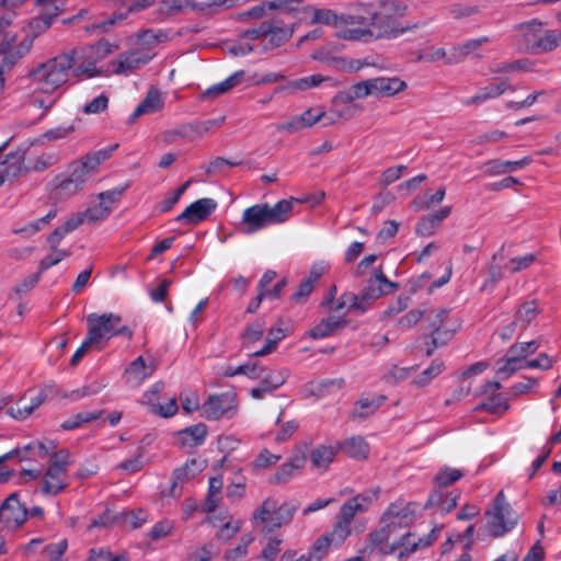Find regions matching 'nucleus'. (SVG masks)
<instances>
[{"instance_id":"13d9d810","label":"nucleus","mask_w":561,"mask_h":561,"mask_svg":"<svg viewBox=\"0 0 561 561\" xmlns=\"http://www.w3.org/2000/svg\"><path fill=\"white\" fill-rule=\"evenodd\" d=\"M445 368L444 362L435 359L431 365L424 369L420 375L413 379V383L417 387H424L428 385L434 378L443 373Z\"/></svg>"},{"instance_id":"0e129e2a","label":"nucleus","mask_w":561,"mask_h":561,"mask_svg":"<svg viewBox=\"0 0 561 561\" xmlns=\"http://www.w3.org/2000/svg\"><path fill=\"white\" fill-rule=\"evenodd\" d=\"M252 541V536H243L236 547L228 549L225 552L224 559L226 561H242L248 556L249 546L251 545Z\"/></svg>"},{"instance_id":"c9c22d12","label":"nucleus","mask_w":561,"mask_h":561,"mask_svg":"<svg viewBox=\"0 0 561 561\" xmlns=\"http://www.w3.org/2000/svg\"><path fill=\"white\" fill-rule=\"evenodd\" d=\"M385 401L383 396L378 394H363L354 403L352 409V416L354 419H367L374 415V413L381 407Z\"/></svg>"},{"instance_id":"393cba45","label":"nucleus","mask_w":561,"mask_h":561,"mask_svg":"<svg viewBox=\"0 0 561 561\" xmlns=\"http://www.w3.org/2000/svg\"><path fill=\"white\" fill-rule=\"evenodd\" d=\"M206 522L216 529V538L222 541L233 538L242 527V522L231 517L228 511L208 515Z\"/></svg>"},{"instance_id":"bb28decb","label":"nucleus","mask_w":561,"mask_h":561,"mask_svg":"<svg viewBox=\"0 0 561 561\" xmlns=\"http://www.w3.org/2000/svg\"><path fill=\"white\" fill-rule=\"evenodd\" d=\"M217 203L213 198H201L187 206L178 217L176 221L196 225L207 219L216 209Z\"/></svg>"},{"instance_id":"7ed1b4c3","label":"nucleus","mask_w":561,"mask_h":561,"mask_svg":"<svg viewBox=\"0 0 561 561\" xmlns=\"http://www.w3.org/2000/svg\"><path fill=\"white\" fill-rule=\"evenodd\" d=\"M290 197L280 199L274 205L261 203L245 208L240 221V230L245 234H253L268 226L280 225L293 216L295 204L307 202Z\"/></svg>"},{"instance_id":"39448f33","label":"nucleus","mask_w":561,"mask_h":561,"mask_svg":"<svg viewBox=\"0 0 561 561\" xmlns=\"http://www.w3.org/2000/svg\"><path fill=\"white\" fill-rule=\"evenodd\" d=\"M424 318L422 328L432 333V342L426 348V355L431 356L438 345L446 344L459 330L458 319L449 316L445 308H423Z\"/></svg>"},{"instance_id":"f257e3e1","label":"nucleus","mask_w":561,"mask_h":561,"mask_svg":"<svg viewBox=\"0 0 561 561\" xmlns=\"http://www.w3.org/2000/svg\"><path fill=\"white\" fill-rule=\"evenodd\" d=\"M78 49L72 48L35 66L28 73L30 103L45 112L50 110L56 101L55 93L65 87L76 65Z\"/></svg>"},{"instance_id":"338daca9","label":"nucleus","mask_w":561,"mask_h":561,"mask_svg":"<svg viewBox=\"0 0 561 561\" xmlns=\"http://www.w3.org/2000/svg\"><path fill=\"white\" fill-rule=\"evenodd\" d=\"M539 348V342L536 340L529 341V342H519L514 343L508 347V352L512 355H515L520 359L523 363H527V357L531 354H534Z\"/></svg>"},{"instance_id":"dca6fc26","label":"nucleus","mask_w":561,"mask_h":561,"mask_svg":"<svg viewBox=\"0 0 561 561\" xmlns=\"http://www.w3.org/2000/svg\"><path fill=\"white\" fill-rule=\"evenodd\" d=\"M202 415L215 419H232L238 411L237 392L233 389L219 394H210L202 407Z\"/></svg>"},{"instance_id":"b1692460","label":"nucleus","mask_w":561,"mask_h":561,"mask_svg":"<svg viewBox=\"0 0 561 561\" xmlns=\"http://www.w3.org/2000/svg\"><path fill=\"white\" fill-rule=\"evenodd\" d=\"M28 517V510L23 505L16 493L10 494L0 507V520L8 528L22 526Z\"/></svg>"},{"instance_id":"7c9ffc66","label":"nucleus","mask_w":561,"mask_h":561,"mask_svg":"<svg viewBox=\"0 0 561 561\" xmlns=\"http://www.w3.org/2000/svg\"><path fill=\"white\" fill-rule=\"evenodd\" d=\"M307 457L305 451H295L287 461H285L274 473L272 482L285 483L293 477L297 476L306 463Z\"/></svg>"},{"instance_id":"69168bd1","label":"nucleus","mask_w":561,"mask_h":561,"mask_svg":"<svg viewBox=\"0 0 561 561\" xmlns=\"http://www.w3.org/2000/svg\"><path fill=\"white\" fill-rule=\"evenodd\" d=\"M537 261V254L527 253L522 256L511 257L505 264L504 270L510 273H517L530 267Z\"/></svg>"},{"instance_id":"f704fd0d","label":"nucleus","mask_w":561,"mask_h":561,"mask_svg":"<svg viewBox=\"0 0 561 561\" xmlns=\"http://www.w3.org/2000/svg\"><path fill=\"white\" fill-rule=\"evenodd\" d=\"M347 321L339 316L330 314L321 319L309 330V336L319 340L333 335L346 325Z\"/></svg>"},{"instance_id":"e2e57ef3","label":"nucleus","mask_w":561,"mask_h":561,"mask_svg":"<svg viewBox=\"0 0 561 561\" xmlns=\"http://www.w3.org/2000/svg\"><path fill=\"white\" fill-rule=\"evenodd\" d=\"M285 337V332L280 328H272L268 330L264 346L254 352L252 356H265L276 350L277 343Z\"/></svg>"},{"instance_id":"c85d7f7f","label":"nucleus","mask_w":561,"mask_h":561,"mask_svg":"<svg viewBox=\"0 0 561 561\" xmlns=\"http://www.w3.org/2000/svg\"><path fill=\"white\" fill-rule=\"evenodd\" d=\"M99 61L83 48L81 54H77L76 65L71 70V76L77 80L91 79L103 75V70L98 67Z\"/></svg>"},{"instance_id":"ea45409f","label":"nucleus","mask_w":561,"mask_h":561,"mask_svg":"<svg viewBox=\"0 0 561 561\" xmlns=\"http://www.w3.org/2000/svg\"><path fill=\"white\" fill-rule=\"evenodd\" d=\"M164 98L162 93L157 89H150L145 99L135 108L131 119L135 121L141 115L153 114L163 108Z\"/></svg>"},{"instance_id":"de8ad7c7","label":"nucleus","mask_w":561,"mask_h":561,"mask_svg":"<svg viewBox=\"0 0 561 561\" xmlns=\"http://www.w3.org/2000/svg\"><path fill=\"white\" fill-rule=\"evenodd\" d=\"M333 549H336V547L325 535H322L314 540L309 551L302 556L308 561H322Z\"/></svg>"},{"instance_id":"6e6552de","label":"nucleus","mask_w":561,"mask_h":561,"mask_svg":"<svg viewBox=\"0 0 561 561\" xmlns=\"http://www.w3.org/2000/svg\"><path fill=\"white\" fill-rule=\"evenodd\" d=\"M116 148L117 145H114L88 152L72 161L67 171L84 186L90 179L99 173L100 165L112 157Z\"/></svg>"},{"instance_id":"37998d69","label":"nucleus","mask_w":561,"mask_h":561,"mask_svg":"<svg viewBox=\"0 0 561 561\" xmlns=\"http://www.w3.org/2000/svg\"><path fill=\"white\" fill-rule=\"evenodd\" d=\"M264 27L263 22L253 28L245 30L241 33V44L240 49L242 54H248L260 49L263 51V43H264Z\"/></svg>"},{"instance_id":"a18cd8bd","label":"nucleus","mask_w":561,"mask_h":561,"mask_svg":"<svg viewBox=\"0 0 561 561\" xmlns=\"http://www.w3.org/2000/svg\"><path fill=\"white\" fill-rule=\"evenodd\" d=\"M539 310L537 302L526 301L522 304L516 310L512 325H516L517 329L525 331L528 325L536 319Z\"/></svg>"},{"instance_id":"58836bf2","label":"nucleus","mask_w":561,"mask_h":561,"mask_svg":"<svg viewBox=\"0 0 561 561\" xmlns=\"http://www.w3.org/2000/svg\"><path fill=\"white\" fill-rule=\"evenodd\" d=\"M533 162L530 157H524L516 161H502L499 159H492L484 163L485 172L489 175H501L506 172H515L524 169Z\"/></svg>"},{"instance_id":"3c124183","label":"nucleus","mask_w":561,"mask_h":561,"mask_svg":"<svg viewBox=\"0 0 561 561\" xmlns=\"http://www.w3.org/2000/svg\"><path fill=\"white\" fill-rule=\"evenodd\" d=\"M343 451L350 457L362 460L369 455V446L362 437H351L342 445Z\"/></svg>"},{"instance_id":"774afa93","label":"nucleus","mask_w":561,"mask_h":561,"mask_svg":"<svg viewBox=\"0 0 561 561\" xmlns=\"http://www.w3.org/2000/svg\"><path fill=\"white\" fill-rule=\"evenodd\" d=\"M67 549L68 541L66 539H60L57 542L47 545L43 550V554L48 559L47 561H67V559L64 558Z\"/></svg>"},{"instance_id":"5701e85b","label":"nucleus","mask_w":561,"mask_h":561,"mask_svg":"<svg viewBox=\"0 0 561 561\" xmlns=\"http://www.w3.org/2000/svg\"><path fill=\"white\" fill-rule=\"evenodd\" d=\"M121 194L122 191L117 190L100 193L99 203L82 211V216L85 218L87 224L100 222L106 219L113 211Z\"/></svg>"},{"instance_id":"2f4dec72","label":"nucleus","mask_w":561,"mask_h":561,"mask_svg":"<svg viewBox=\"0 0 561 561\" xmlns=\"http://www.w3.org/2000/svg\"><path fill=\"white\" fill-rule=\"evenodd\" d=\"M156 370V365L152 359L146 362L142 356L133 360L125 370V378L127 383L131 386H139L145 379L150 377Z\"/></svg>"},{"instance_id":"4c0bfd02","label":"nucleus","mask_w":561,"mask_h":561,"mask_svg":"<svg viewBox=\"0 0 561 561\" xmlns=\"http://www.w3.org/2000/svg\"><path fill=\"white\" fill-rule=\"evenodd\" d=\"M12 22V14L3 13L0 16V56L5 55V60H8L9 62H14L19 59L11 56V53L14 51V47H12V44L15 42L16 36L11 32L7 31V28L11 26Z\"/></svg>"},{"instance_id":"09e8293b","label":"nucleus","mask_w":561,"mask_h":561,"mask_svg":"<svg viewBox=\"0 0 561 561\" xmlns=\"http://www.w3.org/2000/svg\"><path fill=\"white\" fill-rule=\"evenodd\" d=\"M360 110L359 105H333L325 112L324 126H332L340 119H351Z\"/></svg>"},{"instance_id":"49530a36","label":"nucleus","mask_w":561,"mask_h":561,"mask_svg":"<svg viewBox=\"0 0 561 561\" xmlns=\"http://www.w3.org/2000/svg\"><path fill=\"white\" fill-rule=\"evenodd\" d=\"M336 448L331 445H320L310 455L312 466L318 470H327L334 460Z\"/></svg>"},{"instance_id":"473e14b6","label":"nucleus","mask_w":561,"mask_h":561,"mask_svg":"<svg viewBox=\"0 0 561 561\" xmlns=\"http://www.w3.org/2000/svg\"><path fill=\"white\" fill-rule=\"evenodd\" d=\"M508 90L513 91L514 88L510 84L508 80H502L501 82L491 83L481 88L474 95L466 99L462 103L467 106L480 105L489 100L503 95Z\"/></svg>"},{"instance_id":"052dcab7","label":"nucleus","mask_w":561,"mask_h":561,"mask_svg":"<svg viewBox=\"0 0 561 561\" xmlns=\"http://www.w3.org/2000/svg\"><path fill=\"white\" fill-rule=\"evenodd\" d=\"M71 255V251L67 249H50V252L44 256L38 263L39 273L47 271L48 268L59 264L65 259Z\"/></svg>"},{"instance_id":"a211bd4d","label":"nucleus","mask_w":561,"mask_h":561,"mask_svg":"<svg viewBox=\"0 0 561 561\" xmlns=\"http://www.w3.org/2000/svg\"><path fill=\"white\" fill-rule=\"evenodd\" d=\"M366 98H391L403 92L408 84L398 77H376L362 81Z\"/></svg>"},{"instance_id":"c03bdc74","label":"nucleus","mask_w":561,"mask_h":561,"mask_svg":"<svg viewBox=\"0 0 561 561\" xmlns=\"http://www.w3.org/2000/svg\"><path fill=\"white\" fill-rule=\"evenodd\" d=\"M82 188L83 185L68 173V176L57 180L53 190V196L58 201L68 199L78 194Z\"/></svg>"},{"instance_id":"6e6d98bb","label":"nucleus","mask_w":561,"mask_h":561,"mask_svg":"<svg viewBox=\"0 0 561 561\" xmlns=\"http://www.w3.org/2000/svg\"><path fill=\"white\" fill-rule=\"evenodd\" d=\"M396 285L389 282L383 272L378 268L374 275L369 278V286L367 288V295L370 298H378L386 293L385 287H394Z\"/></svg>"},{"instance_id":"5fc2aeb1","label":"nucleus","mask_w":561,"mask_h":561,"mask_svg":"<svg viewBox=\"0 0 561 561\" xmlns=\"http://www.w3.org/2000/svg\"><path fill=\"white\" fill-rule=\"evenodd\" d=\"M289 376V371L286 368H273L270 369L265 375L262 374V383L265 390H275L283 386Z\"/></svg>"},{"instance_id":"79ce46f5","label":"nucleus","mask_w":561,"mask_h":561,"mask_svg":"<svg viewBox=\"0 0 561 561\" xmlns=\"http://www.w3.org/2000/svg\"><path fill=\"white\" fill-rule=\"evenodd\" d=\"M489 43V37L482 36L479 38H471L461 43L449 50L447 62L448 65L457 64L463 60L469 55L474 54L482 45Z\"/></svg>"},{"instance_id":"e433bc0d","label":"nucleus","mask_w":561,"mask_h":561,"mask_svg":"<svg viewBox=\"0 0 561 561\" xmlns=\"http://www.w3.org/2000/svg\"><path fill=\"white\" fill-rule=\"evenodd\" d=\"M224 479L220 476L210 477L208 480V489L202 505V511L211 515L222 500Z\"/></svg>"},{"instance_id":"9d476101","label":"nucleus","mask_w":561,"mask_h":561,"mask_svg":"<svg viewBox=\"0 0 561 561\" xmlns=\"http://www.w3.org/2000/svg\"><path fill=\"white\" fill-rule=\"evenodd\" d=\"M69 454L61 449L55 453L43 477L41 490L44 494L56 495L68 485Z\"/></svg>"},{"instance_id":"f3484780","label":"nucleus","mask_w":561,"mask_h":561,"mask_svg":"<svg viewBox=\"0 0 561 561\" xmlns=\"http://www.w3.org/2000/svg\"><path fill=\"white\" fill-rule=\"evenodd\" d=\"M163 382L154 383L144 396V403L148 405L150 412L162 419L172 417L178 412V402L175 396H165L163 393Z\"/></svg>"},{"instance_id":"9b49d317","label":"nucleus","mask_w":561,"mask_h":561,"mask_svg":"<svg viewBox=\"0 0 561 561\" xmlns=\"http://www.w3.org/2000/svg\"><path fill=\"white\" fill-rule=\"evenodd\" d=\"M373 2H357L347 13L342 14L341 30H337V37L351 42H359L352 33L358 30L373 28L371 20Z\"/></svg>"},{"instance_id":"aec40b11","label":"nucleus","mask_w":561,"mask_h":561,"mask_svg":"<svg viewBox=\"0 0 561 561\" xmlns=\"http://www.w3.org/2000/svg\"><path fill=\"white\" fill-rule=\"evenodd\" d=\"M263 27L265 30L263 51L282 46L288 42L294 34L293 26L277 16L263 21Z\"/></svg>"},{"instance_id":"4468645a","label":"nucleus","mask_w":561,"mask_h":561,"mask_svg":"<svg viewBox=\"0 0 561 561\" xmlns=\"http://www.w3.org/2000/svg\"><path fill=\"white\" fill-rule=\"evenodd\" d=\"M502 388L499 381H486L477 394L483 396L484 400L473 408L476 412H485L495 417H501L508 409V399L497 391Z\"/></svg>"},{"instance_id":"680f3d73","label":"nucleus","mask_w":561,"mask_h":561,"mask_svg":"<svg viewBox=\"0 0 561 561\" xmlns=\"http://www.w3.org/2000/svg\"><path fill=\"white\" fill-rule=\"evenodd\" d=\"M168 39V34L162 31L146 30L138 35L136 47H150L154 51V46Z\"/></svg>"},{"instance_id":"412c9836","label":"nucleus","mask_w":561,"mask_h":561,"mask_svg":"<svg viewBox=\"0 0 561 561\" xmlns=\"http://www.w3.org/2000/svg\"><path fill=\"white\" fill-rule=\"evenodd\" d=\"M488 367V363L478 362L463 370L459 377V386L453 390L444 404L450 405L467 398L472 391L474 377L481 375Z\"/></svg>"},{"instance_id":"bf43d9fd","label":"nucleus","mask_w":561,"mask_h":561,"mask_svg":"<svg viewBox=\"0 0 561 561\" xmlns=\"http://www.w3.org/2000/svg\"><path fill=\"white\" fill-rule=\"evenodd\" d=\"M244 76L243 71H237L229 76L224 81L214 84L209 89L206 90V95L208 96H218L229 90H231L233 87H236L238 83L241 82L242 78Z\"/></svg>"},{"instance_id":"4d7b16f0","label":"nucleus","mask_w":561,"mask_h":561,"mask_svg":"<svg viewBox=\"0 0 561 561\" xmlns=\"http://www.w3.org/2000/svg\"><path fill=\"white\" fill-rule=\"evenodd\" d=\"M526 363L520 362L518 357L512 355L508 351L502 360V365L499 367L496 374L502 379H507L518 370L525 369Z\"/></svg>"},{"instance_id":"1a4fd4ad","label":"nucleus","mask_w":561,"mask_h":561,"mask_svg":"<svg viewBox=\"0 0 561 561\" xmlns=\"http://www.w3.org/2000/svg\"><path fill=\"white\" fill-rule=\"evenodd\" d=\"M485 529L493 537H501L510 531L516 524L517 518L510 504L506 502L503 491L494 499L491 510L485 512Z\"/></svg>"},{"instance_id":"0eeeda50","label":"nucleus","mask_w":561,"mask_h":561,"mask_svg":"<svg viewBox=\"0 0 561 561\" xmlns=\"http://www.w3.org/2000/svg\"><path fill=\"white\" fill-rule=\"evenodd\" d=\"M298 508L295 502L279 503L274 496L266 497L253 512L251 522L253 525H266L270 531L288 525Z\"/></svg>"},{"instance_id":"f03ea898","label":"nucleus","mask_w":561,"mask_h":561,"mask_svg":"<svg viewBox=\"0 0 561 561\" xmlns=\"http://www.w3.org/2000/svg\"><path fill=\"white\" fill-rule=\"evenodd\" d=\"M407 10L408 7L400 1H381L377 5L373 3V28L358 30L352 33V35L360 39V43L396 38L410 30V27L403 26L401 22Z\"/></svg>"},{"instance_id":"a19ab883","label":"nucleus","mask_w":561,"mask_h":561,"mask_svg":"<svg viewBox=\"0 0 561 561\" xmlns=\"http://www.w3.org/2000/svg\"><path fill=\"white\" fill-rule=\"evenodd\" d=\"M305 13L310 19L311 24L333 25L341 30L342 14L332 9L307 7Z\"/></svg>"},{"instance_id":"423d86ee","label":"nucleus","mask_w":561,"mask_h":561,"mask_svg":"<svg viewBox=\"0 0 561 561\" xmlns=\"http://www.w3.org/2000/svg\"><path fill=\"white\" fill-rule=\"evenodd\" d=\"M87 324L88 336L94 342V351L103 350L113 336H133L131 330L122 325V317L116 313H91L87 317Z\"/></svg>"},{"instance_id":"603ef678","label":"nucleus","mask_w":561,"mask_h":561,"mask_svg":"<svg viewBox=\"0 0 561 561\" xmlns=\"http://www.w3.org/2000/svg\"><path fill=\"white\" fill-rule=\"evenodd\" d=\"M366 99L362 81L353 84L348 90L337 92L332 99L333 105H354L355 100Z\"/></svg>"},{"instance_id":"cd10ccee","label":"nucleus","mask_w":561,"mask_h":561,"mask_svg":"<svg viewBox=\"0 0 561 561\" xmlns=\"http://www.w3.org/2000/svg\"><path fill=\"white\" fill-rule=\"evenodd\" d=\"M376 497L377 492H365L352 497L342 505L339 519L352 525L354 516L367 511Z\"/></svg>"},{"instance_id":"ddd939ff","label":"nucleus","mask_w":561,"mask_h":561,"mask_svg":"<svg viewBox=\"0 0 561 561\" xmlns=\"http://www.w3.org/2000/svg\"><path fill=\"white\" fill-rule=\"evenodd\" d=\"M414 508L411 504H391L385 512L382 523V540L388 536L396 538L401 535L400 530L405 529L414 519Z\"/></svg>"},{"instance_id":"864d4df0","label":"nucleus","mask_w":561,"mask_h":561,"mask_svg":"<svg viewBox=\"0 0 561 561\" xmlns=\"http://www.w3.org/2000/svg\"><path fill=\"white\" fill-rule=\"evenodd\" d=\"M457 505V496L451 493L434 492L431 494L427 506L436 507L438 512L449 513Z\"/></svg>"},{"instance_id":"6ab92c4d","label":"nucleus","mask_w":561,"mask_h":561,"mask_svg":"<svg viewBox=\"0 0 561 561\" xmlns=\"http://www.w3.org/2000/svg\"><path fill=\"white\" fill-rule=\"evenodd\" d=\"M56 451V445L51 440H34L11 451V457L15 456L21 462H35L42 465L44 461H50Z\"/></svg>"},{"instance_id":"f8f14e48","label":"nucleus","mask_w":561,"mask_h":561,"mask_svg":"<svg viewBox=\"0 0 561 561\" xmlns=\"http://www.w3.org/2000/svg\"><path fill=\"white\" fill-rule=\"evenodd\" d=\"M442 531V526H435L431 534L425 538H416L414 534L404 531L396 538L388 536L385 545L389 552L397 553L399 558H404L415 552L419 548L432 545Z\"/></svg>"},{"instance_id":"20e7f679","label":"nucleus","mask_w":561,"mask_h":561,"mask_svg":"<svg viewBox=\"0 0 561 561\" xmlns=\"http://www.w3.org/2000/svg\"><path fill=\"white\" fill-rule=\"evenodd\" d=\"M522 47L529 54L551 53L561 46V28H548L537 19L517 25Z\"/></svg>"},{"instance_id":"2eb2a0df","label":"nucleus","mask_w":561,"mask_h":561,"mask_svg":"<svg viewBox=\"0 0 561 561\" xmlns=\"http://www.w3.org/2000/svg\"><path fill=\"white\" fill-rule=\"evenodd\" d=\"M154 56L156 51H152L150 47H135L129 51L119 54L111 61L112 71L115 75L129 76L146 66Z\"/></svg>"},{"instance_id":"c756f323","label":"nucleus","mask_w":561,"mask_h":561,"mask_svg":"<svg viewBox=\"0 0 561 561\" xmlns=\"http://www.w3.org/2000/svg\"><path fill=\"white\" fill-rule=\"evenodd\" d=\"M207 436L205 423H195L174 435V442L182 448L192 449L202 445Z\"/></svg>"},{"instance_id":"4be33fe9","label":"nucleus","mask_w":561,"mask_h":561,"mask_svg":"<svg viewBox=\"0 0 561 561\" xmlns=\"http://www.w3.org/2000/svg\"><path fill=\"white\" fill-rule=\"evenodd\" d=\"M336 293V287L332 286L321 304L330 313H333L332 316L345 319L352 309L360 308L358 305L359 298L356 295L345 291L339 298H335Z\"/></svg>"},{"instance_id":"8fccbe9b","label":"nucleus","mask_w":561,"mask_h":561,"mask_svg":"<svg viewBox=\"0 0 561 561\" xmlns=\"http://www.w3.org/2000/svg\"><path fill=\"white\" fill-rule=\"evenodd\" d=\"M331 78L322 75H311L308 77L299 78L297 80L289 81L285 87L280 88L282 91H306L319 87L324 81H330Z\"/></svg>"},{"instance_id":"a878e982","label":"nucleus","mask_w":561,"mask_h":561,"mask_svg":"<svg viewBox=\"0 0 561 561\" xmlns=\"http://www.w3.org/2000/svg\"><path fill=\"white\" fill-rule=\"evenodd\" d=\"M206 468V461L204 459L193 458L185 462L182 467H179L173 472L171 494L172 496H179L182 492V485L185 482L191 481L197 474H199Z\"/></svg>"},{"instance_id":"72a5a7b5","label":"nucleus","mask_w":561,"mask_h":561,"mask_svg":"<svg viewBox=\"0 0 561 561\" xmlns=\"http://www.w3.org/2000/svg\"><path fill=\"white\" fill-rule=\"evenodd\" d=\"M30 26L33 31L32 34H27L15 47H14V51L11 53V56L12 57H15V58H22L24 56H26L32 47H33V43H34V38L39 35L41 33L45 32L46 30L49 28V22L48 20L46 19H33L31 22H30Z\"/></svg>"}]
</instances>
